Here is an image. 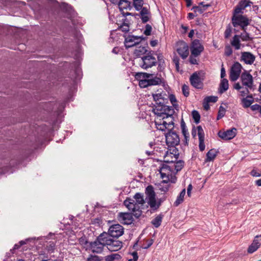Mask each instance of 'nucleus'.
Masks as SVG:
<instances>
[{
  "mask_svg": "<svg viewBox=\"0 0 261 261\" xmlns=\"http://www.w3.org/2000/svg\"><path fill=\"white\" fill-rule=\"evenodd\" d=\"M179 161H177L176 164H172L169 166L165 163H162L159 169V171L161 174V177L163 179V181L167 183L171 177L173 173H177L179 171Z\"/></svg>",
  "mask_w": 261,
  "mask_h": 261,
  "instance_id": "3",
  "label": "nucleus"
},
{
  "mask_svg": "<svg viewBox=\"0 0 261 261\" xmlns=\"http://www.w3.org/2000/svg\"><path fill=\"white\" fill-rule=\"evenodd\" d=\"M169 100L173 107L177 106L176 104L177 100L174 95L170 94L169 96Z\"/></svg>",
  "mask_w": 261,
  "mask_h": 261,
  "instance_id": "48",
  "label": "nucleus"
},
{
  "mask_svg": "<svg viewBox=\"0 0 261 261\" xmlns=\"http://www.w3.org/2000/svg\"><path fill=\"white\" fill-rule=\"evenodd\" d=\"M166 139L167 144L171 147L170 150L172 151L171 153L173 154L175 156H178L179 153L176 147L179 143V137L178 135L172 129L169 130L166 135Z\"/></svg>",
  "mask_w": 261,
  "mask_h": 261,
  "instance_id": "4",
  "label": "nucleus"
},
{
  "mask_svg": "<svg viewBox=\"0 0 261 261\" xmlns=\"http://www.w3.org/2000/svg\"><path fill=\"white\" fill-rule=\"evenodd\" d=\"M255 60V56L250 52L244 51L241 53L240 61H243L248 65L252 64Z\"/></svg>",
  "mask_w": 261,
  "mask_h": 261,
  "instance_id": "19",
  "label": "nucleus"
},
{
  "mask_svg": "<svg viewBox=\"0 0 261 261\" xmlns=\"http://www.w3.org/2000/svg\"><path fill=\"white\" fill-rule=\"evenodd\" d=\"M119 29L122 32L126 33L129 31V26L127 23L124 22L119 27Z\"/></svg>",
  "mask_w": 261,
  "mask_h": 261,
  "instance_id": "44",
  "label": "nucleus"
},
{
  "mask_svg": "<svg viewBox=\"0 0 261 261\" xmlns=\"http://www.w3.org/2000/svg\"><path fill=\"white\" fill-rule=\"evenodd\" d=\"M219 153L218 150H216L215 149H210L206 153V158L205 159V162H208L213 161L214 160L217 154Z\"/></svg>",
  "mask_w": 261,
  "mask_h": 261,
  "instance_id": "21",
  "label": "nucleus"
},
{
  "mask_svg": "<svg viewBox=\"0 0 261 261\" xmlns=\"http://www.w3.org/2000/svg\"><path fill=\"white\" fill-rule=\"evenodd\" d=\"M254 102V99H249L247 98H243L242 99V103L244 108L251 107V104Z\"/></svg>",
  "mask_w": 261,
  "mask_h": 261,
  "instance_id": "34",
  "label": "nucleus"
},
{
  "mask_svg": "<svg viewBox=\"0 0 261 261\" xmlns=\"http://www.w3.org/2000/svg\"><path fill=\"white\" fill-rule=\"evenodd\" d=\"M231 44L234 47L235 49L237 50L240 49L241 48V43L240 41V36L238 35H235L233 38L231 42Z\"/></svg>",
  "mask_w": 261,
  "mask_h": 261,
  "instance_id": "29",
  "label": "nucleus"
},
{
  "mask_svg": "<svg viewBox=\"0 0 261 261\" xmlns=\"http://www.w3.org/2000/svg\"><path fill=\"white\" fill-rule=\"evenodd\" d=\"M140 10V15H148L150 14V12L147 7H143L142 6V9Z\"/></svg>",
  "mask_w": 261,
  "mask_h": 261,
  "instance_id": "49",
  "label": "nucleus"
},
{
  "mask_svg": "<svg viewBox=\"0 0 261 261\" xmlns=\"http://www.w3.org/2000/svg\"><path fill=\"white\" fill-rule=\"evenodd\" d=\"M231 33V29L230 28H226V29L225 30V33H224L225 37L226 38H228L230 36Z\"/></svg>",
  "mask_w": 261,
  "mask_h": 261,
  "instance_id": "54",
  "label": "nucleus"
},
{
  "mask_svg": "<svg viewBox=\"0 0 261 261\" xmlns=\"http://www.w3.org/2000/svg\"><path fill=\"white\" fill-rule=\"evenodd\" d=\"M192 189V185L191 184H190L187 188V195L188 197H191V190Z\"/></svg>",
  "mask_w": 261,
  "mask_h": 261,
  "instance_id": "57",
  "label": "nucleus"
},
{
  "mask_svg": "<svg viewBox=\"0 0 261 261\" xmlns=\"http://www.w3.org/2000/svg\"><path fill=\"white\" fill-rule=\"evenodd\" d=\"M241 80L243 86L252 89L253 84V77L247 71L244 70L241 75Z\"/></svg>",
  "mask_w": 261,
  "mask_h": 261,
  "instance_id": "16",
  "label": "nucleus"
},
{
  "mask_svg": "<svg viewBox=\"0 0 261 261\" xmlns=\"http://www.w3.org/2000/svg\"><path fill=\"white\" fill-rule=\"evenodd\" d=\"M121 256L118 254H113L108 255L105 257L106 261H115V260H119L121 258Z\"/></svg>",
  "mask_w": 261,
  "mask_h": 261,
  "instance_id": "35",
  "label": "nucleus"
},
{
  "mask_svg": "<svg viewBox=\"0 0 261 261\" xmlns=\"http://www.w3.org/2000/svg\"><path fill=\"white\" fill-rule=\"evenodd\" d=\"M209 102H206V101L204 100L203 103V107L204 108V109L205 110H208L210 109V106L208 105Z\"/></svg>",
  "mask_w": 261,
  "mask_h": 261,
  "instance_id": "59",
  "label": "nucleus"
},
{
  "mask_svg": "<svg viewBox=\"0 0 261 261\" xmlns=\"http://www.w3.org/2000/svg\"><path fill=\"white\" fill-rule=\"evenodd\" d=\"M124 233L123 227L119 224L111 225L109 229L107 234L110 237L118 238L121 236Z\"/></svg>",
  "mask_w": 261,
  "mask_h": 261,
  "instance_id": "14",
  "label": "nucleus"
},
{
  "mask_svg": "<svg viewBox=\"0 0 261 261\" xmlns=\"http://www.w3.org/2000/svg\"><path fill=\"white\" fill-rule=\"evenodd\" d=\"M185 194H186V190H185V189H184L180 192V203H181L184 201V197L185 195Z\"/></svg>",
  "mask_w": 261,
  "mask_h": 261,
  "instance_id": "58",
  "label": "nucleus"
},
{
  "mask_svg": "<svg viewBox=\"0 0 261 261\" xmlns=\"http://www.w3.org/2000/svg\"><path fill=\"white\" fill-rule=\"evenodd\" d=\"M232 24L234 28L240 26L242 30L246 29L249 24V19L245 15H233L232 17Z\"/></svg>",
  "mask_w": 261,
  "mask_h": 261,
  "instance_id": "9",
  "label": "nucleus"
},
{
  "mask_svg": "<svg viewBox=\"0 0 261 261\" xmlns=\"http://www.w3.org/2000/svg\"><path fill=\"white\" fill-rule=\"evenodd\" d=\"M28 239H26L25 241H20L18 244H16L12 249H11V251L12 253H14V251L16 249H18L21 246L26 244V242L29 241Z\"/></svg>",
  "mask_w": 261,
  "mask_h": 261,
  "instance_id": "37",
  "label": "nucleus"
},
{
  "mask_svg": "<svg viewBox=\"0 0 261 261\" xmlns=\"http://www.w3.org/2000/svg\"><path fill=\"white\" fill-rule=\"evenodd\" d=\"M155 52L154 51H149L145 55L141 57L139 60V65L144 69H147L151 68L153 66L157 64V60L154 55Z\"/></svg>",
  "mask_w": 261,
  "mask_h": 261,
  "instance_id": "5",
  "label": "nucleus"
},
{
  "mask_svg": "<svg viewBox=\"0 0 261 261\" xmlns=\"http://www.w3.org/2000/svg\"><path fill=\"white\" fill-rule=\"evenodd\" d=\"M107 236V232L101 233L94 242H89V247L93 253H100L103 251L105 245V236Z\"/></svg>",
  "mask_w": 261,
  "mask_h": 261,
  "instance_id": "8",
  "label": "nucleus"
},
{
  "mask_svg": "<svg viewBox=\"0 0 261 261\" xmlns=\"http://www.w3.org/2000/svg\"><path fill=\"white\" fill-rule=\"evenodd\" d=\"M180 127L182 129V133L184 136L185 139L187 140V138L189 137V134L188 129L186 128V123L183 119L180 120Z\"/></svg>",
  "mask_w": 261,
  "mask_h": 261,
  "instance_id": "31",
  "label": "nucleus"
},
{
  "mask_svg": "<svg viewBox=\"0 0 261 261\" xmlns=\"http://www.w3.org/2000/svg\"><path fill=\"white\" fill-rule=\"evenodd\" d=\"M164 100L162 98H157L154 105L153 112L157 118H162V121L160 123L155 122L157 128L162 131L165 129L168 130L173 128V117L174 110L172 106H168L164 104Z\"/></svg>",
  "mask_w": 261,
  "mask_h": 261,
  "instance_id": "1",
  "label": "nucleus"
},
{
  "mask_svg": "<svg viewBox=\"0 0 261 261\" xmlns=\"http://www.w3.org/2000/svg\"><path fill=\"white\" fill-rule=\"evenodd\" d=\"M182 92L185 97H188L189 95V87L188 86L184 84L182 86Z\"/></svg>",
  "mask_w": 261,
  "mask_h": 261,
  "instance_id": "43",
  "label": "nucleus"
},
{
  "mask_svg": "<svg viewBox=\"0 0 261 261\" xmlns=\"http://www.w3.org/2000/svg\"><path fill=\"white\" fill-rule=\"evenodd\" d=\"M204 78L205 72L203 70L195 72L190 77L191 85L196 89L202 90L204 87Z\"/></svg>",
  "mask_w": 261,
  "mask_h": 261,
  "instance_id": "6",
  "label": "nucleus"
},
{
  "mask_svg": "<svg viewBox=\"0 0 261 261\" xmlns=\"http://www.w3.org/2000/svg\"><path fill=\"white\" fill-rule=\"evenodd\" d=\"M250 108H251V109L253 111H256V110H258L259 111V110L261 108V106H260L258 104H255V105L251 106Z\"/></svg>",
  "mask_w": 261,
  "mask_h": 261,
  "instance_id": "53",
  "label": "nucleus"
},
{
  "mask_svg": "<svg viewBox=\"0 0 261 261\" xmlns=\"http://www.w3.org/2000/svg\"><path fill=\"white\" fill-rule=\"evenodd\" d=\"M239 4L240 5V6L241 7L243 10L248 6H250V5L252 4V2L249 1H246V0H244L240 1Z\"/></svg>",
  "mask_w": 261,
  "mask_h": 261,
  "instance_id": "41",
  "label": "nucleus"
},
{
  "mask_svg": "<svg viewBox=\"0 0 261 261\" xmlns=\"http://www.w3.org/2000/svg\"><path fill=\"white\" fill-rule=\"evenodd\" d=\"M148 52L145 46H139L135 50L134 55L138 57H140L141 56L145 55Z\"/></svg>",
  "mask_w": 261,
  "mask_h": 261,
  "instance_id": "23",
  "label": "nucleus"
},
{
  "mask_svg": "<svg viewBox=\"0 0 261 261\" xmlns=\"http://www.w3.org/2000/svg\"><path fill=\"white\" fill-rule=\"evenodd\" d=\"M258 248L257 246H255V245H253L252 244H251L248 247L247 249V252L249 253H252L254 252Z\"/></svg>",
  "mask_w": 261,
  "mask_h": 261,
  "instance_id": "47",
  "label": "nucleus"
},
{
  "mask_svg": "<svg viewBox=\"0 0 261 261\" xmlns=\"http://www.w3.org/2000/svg\"><path fill=\"white\" fill-rule=\"evenodd\" d=\"M158 42V41L157 40H153L150 41V44L151 46L154 47L157 45Z\"/></svg>",
  "mask_w": 261,
  "mask_h": 261,
  "instance_id": "64",
  "label": "nucleus"
},
{
  "mask_svg": "<svg viewBox=\"0 0 261 261\" xmlns=\"http://www.w3.org/2000/svg\"><path fill=\"white\" fill-rule=\"evenodd\" d=\"M147 242L148 243L147 245V246L144 247V249H147L150 247L153 243V240L150 239L149 240H147Z\"/></svg>",
  "mask_w": 261,
  "mask_h": 261,
  "instance_id": "62",
  "label": "nucleus"
},
{
  "mask_svg": "<svg viewBox=\"0 0 261 261\" xmlns=\"http://www.w3.org/2000/svg\"><path fill=\"white\" fill-rule=\"evenodd\" d=\"M242 10H243V9L240 6V5L239 4L234 10L233 15H238L239 13L241 12V11Z\"/></svg>",
  "mask_w": 261,
  "mask_h": 261,
  "instance_id": "52",
  "label": "nucleus"
},
{
  "mask_svg": "<svg viewBox=\"0 0 261 261\" xmlns=\"http://www.w3.org/2000/svg\"><path fill=\"white\" fill-rule=\"evenodd\" d=\"M184 51L182 54H180V57L183 59H185L189 54V47L187 45L185 44L183 47Z\"/></svg>",
  "mask_w": 261,
  "mask_h": 261,
  "instance_id": "38",
  "label": "nucleus"
},
{
  "mask_svg": "<svg viewBox=\"0 0 261 261\" xmlns=\"http://www.w3.org/2000/svg\"><path fill=\"white\" fill-rule=\"evenodd\" d=\"M140 16H141V20L143 23L147 22L149 19V18L147 16V15H140Z\"/></svg>",
  "mask_w": 261,
  "mask_h": 261,
  "instance_id": "55",
  "label": "nucleus"
},
{
  "mask_svg": "<svg viewBox=\"0 0 261 261\" xmlns=\"http://www.w3.org/2000/svg\"><path fill=\"white\" fill-rule=\"evenodd\" d=\"M242 30L243 31V32L239 35L241 40L243 41L252 40L253 38L250 37L249 34L246 32V29Z\"/></svg>",
  "mask_w": 261,
  "mask_h": 261,
  "instance_id": "30",
  "label": "nucleus"
},
{
  "mask_svg": "<svg viewBox=\"0 0 261 261\" xmlns=\"http://www.w3.org/2000/svg\"><path fill=\"white\" fill-rule=\"evenodd\" d=\"M224 53L227 57L230 56L232 54V49L230 45L225 46Z\"/></svg>",
  "mask_w": 261,
  "mask_h": 261,
  "instance_id": "45",
  "label": "nucleus"
},
{
  "mask_svg": "<svg viewBox=\"0 0 261 261\" xmlns=\"http://www.w3.org/2000/svg\"><path fill=\"white\" fill-rule=\"evenodd\" d=\"M151 26L150 24H147L145 25L144 34L146 36H149L151 34Z\"/></svg>",
  "mask_w": 261,
  "mask_h": 261,
  "instance_id": "46",
  "label": "nucleus"
},
{
  "mask_svg": "<svg viewBox=\"0 0 261 261\" xmlns=\"http://www.w3.org/2000/svg\"><path fill=\"white\" fill-rule=\"evenodd\" d=\"M153 76V74L145 72H138L136 74V78L139 81V85L141 88H146L149 86L148 79Z\"/></svg>",
  "mask_w": 261,
  "mask_h": 261,
  "instance_id": "15",
  "label": "nucleus"
},
{
  "mask_svg": "<svg viewBox=\"0 0 261 261\" xmlns=\"http://www.w3.org/2000/svg\"><path fill=\"white\" fill-rule=\"evenodd\" d=\"M163 217L164 215L162 214H159L151 221V224L155 228H158L161 224Z\"/></svg>",
  "mask_w": 261,
  "mask_h": 261,
  "instance_id": "27",
  "label": "nucleus"
},
{
  "mask_svg": "<svg viewBox=\"0 0 261 261\" xmlns=\"http://www.w3.org/2000/svg\"><path fill=\"white\" fill-rule=\"evenodd\" d=\"M158 60L157 64H158V69L159 71H162L165 68V61L164 59V57L161 54H159L157 56Z\"/></svg>",
  "mask_w": 261,
  "mask_h": 261,
  "instance_id": "26",
  "label": "nucleus"
},
{
  "mask_svg": "<svg viewBox=\"0 0 261 261\" xmlns=\"http://www.w3.org/2000/svg\"><path fill=\"white\" fill-rule=\"evenodd\" d=\"M124 37H125L124 43L126 48H130L138 45L142 40L145 39V38L143 36L130 35L124 36Z\"/></svg>",
  "mask_w": 261,
  "mask_h": 261,
  "instance_id": "11",
  "label": "nucleus"
},
{
  "mask_svg": "<svg viewBox=\"0 0 261 261\" xmlns=\"http://www.w3.org/2000/svg\"><path fill=\"white\" fill-rule=\"evenodd\" d=\"M198 131V136L199 138V148L201 151H203L205 149L204 144V133L201 125L197 127Z\"/></svg>",
  "mask_w": 261,
  "mask_h": 261,
  "instance_id": "20",
  "label": "nucleus"
},
{
  "mask_svg": "<svg viewBox=\"0 0 261 261\" xmlns=\"http://www.w3.org/2000/svg\"><path fill=\"white\" fill-rule=\"evenodd\" d=\"M145 203L143 194L141 193H137L134 196V199L126 198L123 202L124 205L129 211L133 212V215L138 218L142 214V211L140 209L139 204L143 205Z\"/></svg>",
  "mask_w": 261,
  "mask_h": 261,
  "instance_id": "2",
  "label": "nucleus"
},
{
  "mask_svg": "<svg viewBox=\"0 0 261 261\" xmlns=\"http://www.w3.org/2000/svg\"><path fill=\"white\" fill-rule=\"evenodd\" d=\"M250 175L252 176L259 177L261 176V174L257 172L255 170H252L250 172Z\"/></svg>",
  "mask_w": 261,
  "mask_h": 261,
  "instance_id": "56",
  "label": "nucleus"
},
{
  "mask_svg": "<svg viewBox=\"0 0 261 261\" xmlns=\"http://www.w3.org/2000/svg\"><path fill=\"white\" fill-rule=\"evenodd\" d=\"M233 88L236 90H239L242 88V87L239 83H237L234 84L233 85Z\"/></svg>",
  "mask_w": 261,
  "mask_h": 261,
  "instance_id": "63",
  "label": "nucleus"
},
{
  "mask_svg": "<svg viewBox=\"0 0 261 261\" xmlns=\"http://www.w3.org/2000/svg\"><path fill=\"white\" fill-rule=\"evenodd\" d=\"M226 76L225 70L224 67H222L221 69V77L223 79Z\"/></svg>",
  "mask_w": 261,
  "mask_h": 261,
  "instance_id": "61",
  "label": "nucleus"
},
{
  "mask_svg": "<svg viewBox=\"0 0 261 261\" xmlns=\"http://www.w3.org/2000/svg\"><path fill=\"white\" fill-rule=\"evenodd\" d=\"M178 55H179V47H177L176 51L174 53L173 62L175 64L176 69L178 71H179V59Z\"/></svg>",
  "mask_w": 261,
  "mask_h": 261,
  "instance_id": "25",
  "label": "nucleus"
},
{
  "mask_svg": "<svg viewBox=\"0 0 261 261\" xmlns=\"http://www.w3.org/2000/svg\"><path fill=\"white\" fill-rule=\"evenodd\" d=\"M145 194L146 195L145 200H147L150 207L154 211L157 210L161 205V202H156L155 193L152 186L149 185L146 187Z\"/></svg>",
  "mask_w": 261,
  "mask_h": 261,
  "instance_id": "7",
  "label": "nucleus"
},
{
  "mask_svg": "<svg viewBox=\"0 0 261 261\" xmlns=\"http://www.w3.org/2000/svg\"><path fill=\"white\" fill-rule=\"evenodd\" d=\"M147 79H148L149 86L159 85L161 83V79L156 76H154V74H153L152 77H148Z\"/></svg>",
  "mask_w": 261,
  "mask_h": 261,
  "instance_id": "28",
  "label": "nucleus"
},
{
  "mask_svg": "<svg viewBox=\"0 0 261 261\" xmlns=\"http://www.w3.org/2000/svg\"><path fill=\"white\" fill-rule=\"evenodd\" d=\"M252 244L259 248L261 245V235L256 236Z\"/></svg>",
  "mask_w": 261,
  "mask_h": 261,
  "instance_id": "39",
  "label": "nucleus"
},
{
  "mask_svg": "<svg viewBox=\"0 0 261 261\" xmlns=\"http://www.w3.org/2000/svg\"><path fill=\"white\" fill-rule=\"evenodd\" d=\"M241 95L243 97L245 96L246 94L249 93L248 89L247 88H246L245 90L241 91Z\"/></svg>",
  "mask_w": 261,
  "mask_h": 261,
  "instance_id": "60",
  "label": "nucleus"
},
{
  "mask_svg": "<svg viewBox=\"0 0 261 261\" xmlns=\"http://www.w3.org/2000/svg\"><path fill=\"white\" fill-rule=\"evenodd\" d=\"M237 129L233 127L226 131H219L218 133V136L224 140H229L233 139L237 135Z\"/></svg>",
  "mask_w": 261,
  "mask_h": 261,
  "instance_id": "17",
  "label": "nucleus"
},
{
  "mask_svg": "<svg viewBox=\"0 0 261 261\" xmlns=\"http://www.w3.org/2000/svg\"><path fill=\"white\" fill-rule=\"evenodd\" d=\"M242 69V66L239 62H236L234 63L230 71L229 78L231 81L234 82L238 79L240 76Z\"/></svg>",
  "mask_w": 261,
  "mask_h": 261,
  "instance_id": "13",
  "label": "nucleus"
},
{
  "mask_svg": "<svg viewBox=\"0 0 261 261\" xmlns=\"http://www.w3.org/2000/svg\"><path fill=\"white\" fill-rule=\"evenodd\" d=\"M192 118L196 124H198L200 122V115L199 113L196 110H193L192 112Z\"/></svg>",
  "mask_w": 261,
  "mask_h": 261,
  "instance_id": "33",
  "label": "nucleus"
},
{
  "mask_svg": "<svg viewBox=\"0 0 261 261\" xmlns=\"http://www.w3.org/2000/svg\"><path fill=\"white\" fill-rule=\"evenodd\" d=\"M228 81L226 79H223L220 84L219 92L220 94L223 93L228 89Z\"/></svg>",
  "mask_w": 261,
  "mask_h": 261,
  "instance_id": "24",
  "label": "nucleus"
},
{
  "mask_svg": "<svg viewBox=\"0 0 261 261\" xmlns=\"http://www.w3.org/2000/svg\"><path fill=\"white\" fill-rule=\"evenodd\" d=\"M189 62L192 65H198V63L197 60L195 59V57L192 55H190L189 59Z\"/></svg>",
  "mask_w": 261,
  "mask_h": 261,
  "instance_id": "50",
  "label": "nucleus"
},
{
  "mask_svg": "<svg viewBox=\"0 0 261 261\" xmlns=\"http://www.w3.org/2000/svg\"><path fill=\"white\" fill-rule=\"evenodd\" d=\"M143 0H133V6L137 11H140L143 5Z\"/></svg>",
  "mask_w": 261,
  "mask_h": 261,
  "instance_id": "32",
  "label": "nucleus"
},
{
  "mask_svg": "<svg viewBox=\"0 0 261 261\" xmlns=\"http://www.w3.org/2000/svg\"><path fill=\"white\" fill-rule=\"evenodd\" d=\"M133 215V213H120L118 215V219L122 224H130L134 221Z\"/></svg>",
  "mask_w": 261,
  "mask_h": 261,
  "instance_id": "18",
  "label": "nucleus"
},
{
  "mask_svg": "<svg viewBox=\"0 0 261 261\" xmlns=\"http://www.w3.org/2000/svg\"><path fill=\"white\" fill-rule=\"evenodd\" d=\"M218 97L217 96H206L205 98H204V101H206V102H216L218 100Z\"/></svg>",
  "mask_w": 261,
  "mask_h": 261,
  "instance_id": "42",
  "label": "nucleus"
},
{
  "mask_svg": "<svg viewBox=\"0 0 261 261\" xmlns=\"http://www.w3.org/2000/svg\"><path fill=\"white\" fill-rule=\"evenodd\" d=\"M191 10H194L195 12L198 11L200 14L203 13L205 10V9H203L199 6H193Z\"/></svg>",
  "mask_w": 261,
  "mask_h": 261,
  "instance_id": "51",
  "label": "nucleus"
},
{
  "mask_svg": "<svg viewBox=\"0 0 261 261\" xmlns=\"http://www.w3.org/2000/svg\"><path fill=\"white\" fill-rule=\"evenodd\" d=\"M86 261H103V259L97 255H90Z\"/></svg>",
  "mask_w": 261,
  "mask_h": 261,
  "instance_id": "40",
  "label": "nucleus"
},
{
  "mask_svg": "<svg viewBox=\"0 0 261 261\" xmlns=\"http://www.w3.org/2000/svg\"><path fill=\"white\" fill-rule=\"evenodd\" d=\"M225 109L222 106H220L218 113L217 120H219L223 117L225 114Z\"/></svg>",
  "mask_w": 261,
  "mask_h": 261,
  "instance_id": "36",
  "label": "nucleus"
},
{
  "mask_svg": "<svg viewBox=\"0 0 261 261\" xmlns=\"http://www.w3.org/2000/svg\"><path fill=\"white\" fill-rule=\"evenodd\" d=\"M118 5L120 11L123 9H129L130 10L132 9L131 2L128 0H120Z\"/></svg>",
  "mask_w": 261,
  "mask_h": 261,
  "instance_id": "22",
  "label": "nucleus"
},
{
  "mask_svg": "<svg viewBox=\"0 0 261 261\" xmlns=\"http://www.w3.org/2000/svg\"><path fill=\"white\" fill-rule=\"evenodd\" d=\"M204 47L198 39L194 40L190 46L191 53L195 57L199 56L203 51Z\"/></svg>",
  "mask_w": 261,
  "mask_h": 261,
  "instance_id": "12",
  "label": "nucleus"
},
{
  "mask_svg": "<svg viewBox=\"0 0 261 261\" xmlns=\"http://www.w3.org/2000/svg\"><path fill=\"white\" fill-rule=\"evenodd\" d=\"M105 245L107 246L108 249L113 252L117 251L120 249L122 246V242L117 240L112 239L108 234L105 236Z\"/></svg>",
  "mask_w": 261,
  "mask_h": 261,
  "instance_id": "10",
  "label": "nucleus"
}]
</instances>
